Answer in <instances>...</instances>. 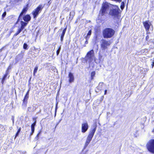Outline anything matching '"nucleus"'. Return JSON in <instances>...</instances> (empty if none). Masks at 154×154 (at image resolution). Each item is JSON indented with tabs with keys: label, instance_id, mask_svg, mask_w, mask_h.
<instances>
[{
	"label": "nucleus",
	"instance_id": "obj_41",
	"mask_svg": "<svg viewBox=\"0 0 154 154\" xmlns=\"http://www.w3.org/2000/svg\"><path fill=\"white\" fill-rule=\"evenodd\" d=\"M51 3V2H50V1H49L48 2V4L49 5H50V4Z\"/></svg>",
	"mask_w": 154,
	"mask_h": 154
},
{
	"label": "nucleus",
	"instance_id": "obj_21",
	"mask_svg": "<svg viewBox=\"0 0 154 154\" xmlns=\"http://www.w3.org/2000/svg\"><path fill=\"white\" fill-rule=\"evenodd\" d=\"M38 66H37L34 69L33 71V75H35V73L37 72V71L38 69Z\"/></svg>",
	"mask_w": 154,
	"mask_h": 154
},
{
	"label": "nucleus",
	"instance_id": "obj_47",
	"mask_svg": "<svg viewBox=\"0 0 154 154\" xmlns=\"http://www.w3.org/2000/svg\"><path fill=\"white\" fill-rule=\"evenodd\" d=\"M8 69H7V72L8 71Z\"/></svg>",
	"mask_w": 154,
	"mask_h": 154
},
{
	"label": "nucleus",
	"instance_id": "obj_22",
	"mask_svg": "<svg viewBox=\"0 0 154 154\" xmlns=\"http://www.w3.org/2000/svg\"><path fill=\"white\" fill-rule=\"evenodd\" d=\"M66 28L63 30V32L61 34V36H62V37L64 36V35L66 32Z\"/></svg>",
	"mask_w": 154,
	"mask_h": 154
},
{
	"label": "nucleus",
	"instance_id": "obj_37",
	"mask_svg": "<svg viewBox=\"0 0 154 154\" xmlns=\"http://www.w3.org/2000/svg\"><path fill=\"white\" fill-rule=\"evenodd\" d=\"M115 1H117L119 2H121L122 0H114Z\"/></svg>",
	"mask_w": 154,
	"mask_h": 154
},
{
	"label": "nucleus",
	"instance_id": "obj_12",
	"mask_svg": "<svg viewBox=\"0 0 154 154\" xmlns=\"http://www.w3.org/2000/svg\"><path fill=\"white\" fill-rule=\"evenodd\" d=\"M143 24L146 30H149L150 26L151 25V23L149 21L144 22Z\"/></svg>",
	"mask_w": 154,
	"mask_h": 154
},
{
	"label": "nucleus",
	"instance_id": "obj_31",
	"mask_svg": "<svg viewBox=\"0 0 154 154\" xmlns=\"http://www.w3.org/2000/svg\"><path fill=\"white\" fill-rule=\"evenodd\" d=\"M95 75V72H92L91 74V77H94Z\"/></svg>",
	"mask_w": 154,
	"mask_h": 154
},
{
	"label": "nucleus",
	"instance_id": "obj_35",
	"mask_svg": "<svg viewBox=\"0 0 154 154\" xmlns=\"http://www.w3.org/2000/svg\"><path fill=\"white\" fill-rule=\"evenodd\" d=\"M154 66V58L153 59V60H152V68H153Z\"/></svg>",
	"mask_w": 154,
	"mask_h": 154
},
{
	"label": "nucleus",
	"instance_id": "obj_43",
	"mask_svg": "<svg viewBox=\"0 0 154 154\" xmlns=\"http://www.w3.org/2000/svg\"><path fill=\"white\" fill-rule=\"evenodd\" d=\"M10 69V66H9V67H8V69Z\"/></svg>",
	"mask_w": 154,
	"mask_h": 154
},
{
	"label": "nucleus",
	"instance_id": "obj_34",
	"mask_svg": "<svg viewBox=\"0 0 154 154\" xmlns=\"http://www.w3.org/2000/svg\"><path fill=\"white\" fill-rule=\"evenodd\" d=\"M41 133V131H40L39 132V133L37 134L36 137V138L37 139H38V137H39V136L40 135V134Z\"/></svg>",
	"mask_w": 154,
	"mask_h": 154
},
{
	"label": "nucleus",
	"instance_id": "obj_4",
	"mask_svg": "<svg viewBox=\"0 0 154 154\" xmlns=\"http://www.w3.org/2000/svg\"><path fill=\"white\" fill-rule=\"evenodd\" d=\"M95 58L94 52L93 50H91L88 52L85 57L86 61L89 63L91 62L95 59Z\"/></svg>",
	"mask_w": 154,
	"mask_h": 154
},
{
	"label": "nucleus",
	"instance_id": "obj_46",
	"mask_svg": "<svg viewBox=\"0 0 154 154\" xmlns=\"http://www.w3.org/2000/svg\"><path fill=\"white\" fill-rule=\"evenodd\" d=\"M8 69H7V72L8 71Z\"/></svg>",
	"mask_w": 154,
	"mask_h": 154
},
{
	"label": "nucleus",
	"instance_id": "obj_13",
	"mask_svg": "<svg viewBox=\"0 0 154 154\" xmlns=\"http://www.w3.org/2000/svg\"><path fill=\"white\" fill-rule=\"evenodd\" d=\"M28 4H27V5L25 7L23 8L22 12H21V13H20V16L19 17L17 22H18V21L20 20V19L21 18V16H22L24 13H25L26 12V11H27V10H28Z\"/></svg>",
	"mask_w": 154,
	"mask_h": 154
},
{
	"label": "nucleus",
	"instance_id": "obj_7",
	"mask_svg": "<svg viewBox=\"0 0 154 154\" xmlns=\"http://www.w3.org/2000/svg\"><path fill=\"white\" fill-rule=\"evenodd\" d=\"M43 8L42 5H40L37 7L33 12L34 18L36 17L39 12H40Z\"/></svg>",
	"mask_w": 154,
	"mask_h": 154
},
{
	"label": "nucleus",
	"instance_id": "obj_11",
	"mask_svg": "<svg viewBox=\"0 0 154 154\" xmlns=\"http://www.w3.org/2000/svg\"><path fill=\"white\" fill-rule=\"evenodd\" d=\"M93 137V136L88 134V136L87 138L84 149H85L88 146V145L91 141Z\"/></svg>",
	"mask_w": 154,
	"mask_h": 154
},
{
	"label": "nucleus",
	"instance_id": "obj_16",
	"mask_svg": "<svg viewBox=\"0 0 154 154\" xmlns=\"http://www.w3.org/2000/svg\"><path fill=\"white\" fill-rule=\"evenodd\" d=\"M30 17L29 15H26L23 18V20L26 22H28L30 20Z\"/></svg>",
	"mask_w": 154,
	"mask_h": 154
},
{
	"label": "nucleus",
	"instance_id": "obj_27",
	"mask_svg": "<svg viewBox=\"0 0 154 154\" xmlns=\"http://www.w3.org/2000/svg\"><path fill=\"white\" fill-rule=\"evenodd\" d=\"M21 130V128H20L18 130V131H17V132L16 134V135H15V138H16V137H17L18 136V135L19 134V132H20V131Z\"/></svg>",
	"mask_w": 154,
	"mask_h": 154
},
{
	"label": "nucleus",
	"instance_id": "obj_28",
	"mask_svg": "<svg viewBox=\"0 0 154 154\" xmlns=\"http://www.w3.org/2000/svg\"><path fill=\"white\" fill-rule=\"evenodd\" d=\"M27 46H28V45L26 43H24L23 44V48L24 49H27Z\"/></svg>",
	"mask_w": 154,
	"mask_h": 154
},
{
	"label": "nucleus",
	"instance_id": "obj_14",
	"mask_svg": "<svg viewBox=\"0 0 154 154\" xmlns=\"http://www.w3.org/2000/svg\"><path fill=\"white\" fill-rule=\"evenodd\" d=\"M29 90H28V92H27L24 99L23 100V105H24L25 106H26V103H27V100L28 98L29 97Z\"/></svg>",
	"mask_w": 154,
	"mask_h": 154
},
{
	"label": "nucleus",
	"instance_id": "obj_8",
	"mask_svg": "<svg viewBox=\"0 0 154 154\" xmlns=\"http://www.w3.org/2000/svg\"><path fill=\"white\" fill-rule=\"evenodd\" d=\"M89 126L87 122H84L82 124L81 131L82 133L85 132L88 130Z\"/></svg>",
	"mask_w": 154,
	"mask_h": 154
},
{
	"label": "nucleus",
	"instance_id": "obj_42",
	"mask_svg": "<svg viewBox=\"0 0 154 154\" xmlns=\"http://www.w3.org/2000/svg\"><path fill=\"white\" fill-rule=\"evenodd\" d=\"M60 121H61V120H60V121H59V122H58V123L57 124V125L59 124V123L60 122Z\"/></svg>",
	"mask_w": 154,
	"mask_h": 154
},
{
	"label": "nucleus",
	"instance_id": "obj_25",
	"mask_svg": "<svg viewBox=\"0 0 154 154\" xmlns=\"http://www.w3.org/2000/svg\"><path fill=\"white\" fill-rule=\"evenodd\" d=\"M21 25L22 26H24V27L26 26L27 25V23L25 22H24L23 21H21Z\"/></svg>",
	"mask_w": 154,
	"mask_h": 154
},
{
	"label": "nucleus",
	"instance_id": "obj_29",
	"mask_svg": "<svg viewBox=\"0 0 154 154\" xmlns=\"http://www.w3.org/2000/svg\"><path fill=\"white\" fill-rule=\"evenodd\" d=\"M21 31H20L18 29V31H17V32L15 33L14 35V36H16L17 35H18L19 34Z\"/></svg>",
	"mask_w": 154,
	"mask_h": 154
},
{
	"label": "nucleus",
	"instance_id": "obj_26",
	"mask_svg": "<svg viewBox=\"0 0 154 154\" xmlns=\"http://www.w3.org/2000/svg\"><path fill=\"white\" fill-rule=\"evenodd\" d=\"M124 3L123 2H122L121 3V9L122 10L123 9V8H124Z\"/></svg>",
	"mask_w": 154,
	"mask_h": 154
},
{
	"label": "nucleus",
	"instance_id": "obj_10",
	"mask_svg": "<svg viewBox=\"0 0 154 154\" xmlns=\"http://www.w3.org/2000/svg\"><path fill=\"white\" fill-rule=\"evenodd\" d=\"M97 125L96 123L94 124L91 126L89 134L94 136L96 130Z\"/></svg>",
	"mask_w": 154,
	"mask_h": 154
},
{
	"label": "nucleus",
	"instance_id": "obj_44",
	"mask_svg": "<svg viewBox=\"0 0 154 154\" xmlns=\"http://www.w3.org/2000/svg\"><path fill=\"white\" fill-rule=\"evenodd\" d=\"M22 0H18V1H22Z\"/></svg>",
	"mask_w": 154,
	"mask_h": 154
},
{
	"label": "nucleus",
	"instance_id": "obj_15",
	"mask_svg": "<svg viewBox=\"0 0 154 154\" xmlns=\"http://www.w3.org/2000/svg\"><path fill=\"white\" fill-rule=\"evenodd\" d=\"M68 77L69 78V82L71 83L73 82L74 81V77L73 74L71 73H69L68 75Z\"/></svg>",
	"mask_w": 154,
	"mask_h": 154
},
{
	"label": "nucleus",
	"instance_id": "obj_6",
	"mask_svg": "<svg viewBox=\"0 0 154 154\" xmlns=\"http://www.w3.org/2000/svg\"><path fill=\"white\" fill-rule=\"evenodd\" d=\"M146 147L149 152L154 154V140H152L149 141L146 145Z\"/></svg>",
	"mask_w": 154,
	"mask_h": 154
},
{
	"label": "nucleus",
	"instance_id": "obj_17",
	"mask_svg": "<svg viewBox=\"0 0 154 154\" xmlns=\"http://www.w3.org/2000/svg\"><path fill=\"white\" fill-rule=\"evenodd\" d=\"M36 122L35 121L33 124H32L31 126V131L32 133L31 134V135H32L33 133L34 132V127L35 125Z\"/></svg>",
	"mask_w": 154,
	"mask_h": 154
},
{
	"label": "nucleus",
	"instance_id": "obj_30",
	"mask_svg": "<svg viewBox=\"0 0 154 154\" xmlns=\"http://www.w3.org/2000/svg\"><path fill=\"white\" fill-rule=\"evenodd\" d=\"M24 28V26H22L21 25V26L20 28L18 29L19 30H20V31H21Z\"/></svg>",
	"mask_w": 154,
	"mask_h": 154
},
{
	"label": "nucleus",
	"instance_id": "obj_40",
	"mask_svg": "<svg viewBox=\"0 0 154 154\" xmlns=\"http://www.w3.org/2000/svg\"><path fill=\"white\" fill-rule=\"evenodd\" d=\"M106 92H107V90H105V91L104 94H106Z\"/></svg>",
	"mask_w": 154,
	"mask_h": 154
},
{
	"label": "nucleus",
	"instance_id": "obj_2",
	"mask_svg": "<svg viewBox=\"0 0 154 154\" xmlns=\"http://www.w3.org/2000/svg\"><path fill=\"white\" fill-rule=\"evenodd\" d=\"M112 5L107 3H104L102 5L101 9L100 11V14L102 15H103L107 14L109 10L112 8Z\"/></svg>",
	"mask_w": 154,
	"mask_h": 154
},
{
	"label": "nucleus",
	"instance_id": "obj_39",
	"mask_svg": "<svg viewBox=\"0 0 154 154\" xmlns=\"http://www.w3.org/2000/svg\"><path fill=\"white\" fill-rule=\"evenodd\" d=\"M149 38V36L148 35H147L146 37V39L147 40Z\"/></svg>",
	"mask_w": 154,
	"mask_h": 154
},
{
	"label": "nucleus",
	"instance_id": "obj_18",
	"mask_svg": "<svg viewBox=\"0 0 154 154\" xmlns=\"http://www.w3.org/2000/svg\"><path fill=\"white\" fill-rule=\"evenodd\" d=\"M103 83L100 82L97 86L98 88L100 90H101L102 89Z\"/></svg>",
	"mask_w": 154,
	"mask_h": 154
},
{
	"label": "nucleus",
	"instance_id": "obj_45",
	"mask_svg": "<svg viewBox=\"0 0 154 154\" xmlns=\"http://www.w3.org/2000/svg\"><path fill=\"white\" fill-rule=\"evenodd\" d=\"M2 50V49H1V50H0V51L1 50Z\"/></svg>",
	"mask_w": 154,
	"mask_h": 154
},
{
	"label": "nucleus",
	"instance_id": "obj_32",
	"mask_svg": "<svg viewBox=\"0 0 154 154\" xmlns=\"http://www.w3.org/2000/svg\"><path fill=\"white\" fill-rule=\"evenodd\" d=\"M60 47L59 49L57 51V55H58V54H59L60 52Z\"/></svg>",
	"mask_w": 154,
	"mask_h": 154
},
{
	"label": "nucleus",
	"instance_id": "obj_3",
	"mask_svg": "<svg viewBox=\"0 0 154 154\" xmlns=\"http://www.w3.org/2000/svg\"><path fill=\"white\" fill-rule=\"evenodd\" d=\"M119 8L118 6L112 5V8L109 11V14L114 18L118 17L119 14Z\"/></svg>",
	"mask_w": 154,
	"mask_h": 154
},
{
	"label": "nucleus",
	"instance_id": "obj_36",
	"mask_svg": "<svg viewBox=\"0 0 154 154\" xmlns=\"http://www.w3.org/2000/svg\"><path fill=\"white\" fill-rule=\"evenodd\" d=\"M86 41H85V44H87L88 43V39H86Z\"/></svg>",
	"mask_w": 154,
	"mask_h": 154
},
{
	"label": "nucleus",
	"instance_id": "obj_5",
	"mask_svg": "<svg viewBox=\"0 0 154 154\" xmlns=\"http://www.w3.org/2000/svg\"><path fill=\"white\" fill-rule=\"evenodd\" d=\"M101 48L102 50H105L107 49L111 44L109 41H107L105 39H102L100 42Z\"/></svg>",
	"mask_w": 154,
	"mask_h": 154
},
{
	"label": "nucleus",
	"instance_id": "obj_19",
	"mask_svg": "<svg viewBox=\"0 0 154 154\" xmlns=\"http://www.w3.org/2000/svg\"><path fill=\"white\" fill-rule=\"evenodd\" d=\"M75 14V12L74 11H72L70 12L69 19L72 20L73 18V16Z\"/></svg>",
	"mask_w": 154,
	"mask_h": 154
},
{
	"label": "nucleus",
	"instance_id": "obj_33",
	"mask_svg": "<svg viewBox=\"0 0 154 154\" xmlns=\"http://www.w3.org/2000/svg\"><path fill=\"white\" fill-rule=\"evenodd\" d=\"M6 12H4L3 13V14H2V17H3V18H4V17H5V16H6Z\"/></svg>",
	"mask_w": 154,
	"mask_h": 154
},
{
	"label": "nucleus",
	"instance_id": "obj_9",
	"mask_svg": "<svg viewBox=\"0 0 154 154\" xmlns=\"http://www.w3.org/2000/svg\"><path fill=\"white\" fill-rule=\"evenodd\" d=\"M97 125L96 123L94 124L91 126L89 134L94 136L96 130Z\"/></svg>",
	"mask_w": 154,
	"mask_h": 154
},
{
	"label": "nucleus",
	"instance_id": "obj_1",
	"mask_svg": "<svg viewBox=\"0 0 154 154\" xmlns=\"http://www.w3.org/2000/svg\"><path fill=\"white\" fill-rule=\"evenodd\" d=\"M115 31L111 28H106L105 29L103 32V35L104 38H109L112 37L114 34Z\"/></svg>",
	"mask_w": 154,
	"mask_h": 154
},
{
	"label": "nucleus",
	"instance_id": "obj_20",
	"mask_svg": "<svg viewBox=\"0 0 154 154\" xmlns=\"http://www.w3.org/2000/svg\"><path fill=\"white\" fill-rule=\"evenodd\" d=\"M91 30H90L87 34V36L85 37V39H88L90 37V36L91 35Z\"/></svg>",
	"mask_w": 154,
	"mask_h": 154
},
{
	"label": "nucleus",
	"instance_id": "obj_24",
	"mask_svg": "<svg viewBox=\"0 0 154 154\" xmlns=\"http://www.w3.org/2000/svg\"><path fill=\"white\" fill-rule=\"evenodd\" d=\"M7 73L5 74V75H4V76L2 79V84L3 83L4 81L5 80V79L7 77Z\"/></svg>",
	"mask_w": 154,
	"mask_h": 154
},
{
	"label": "nucleus",
	"instance_id": "obj_38",
	"mask_svg": "<svg viewBox=\"0 0 154 154\" xmlns=\"http://www.w3.org/2000/svg\"><path fill=\"white\" fill-rule=\"evenodd\" d=\"M64 37H62V36H61V41H62L63 40V38Z\"/></svg>",
	"mask_w": 154,
	"mask_h": 154
},
{
	"label": "nucleus",
	"instance_id": "obj_23",
	"mask_svg": "<svg viewBox=\"0 0 154 154\" xmlns=\"http://www.w3.org/2000/svg\"><path fill=\"white\" fill-rule=\"evenodd\" d=\"M0 127L1 128V129L2 130V131L5 130L7 128V127L6 125H1ZM0 129H1V128H0Z\"/></svg>",
	"mask_w": 154,
	"mask_h": 154
}]
</instances>
